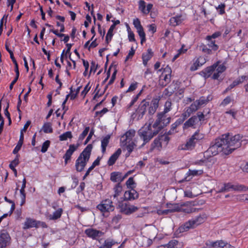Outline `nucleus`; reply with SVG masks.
Masks as SVG:
<instances>
[{
    "instance_id": "1",
    "label": "nucleus",
    "mask_w": 248,
    "mask_h": 248,
    "mask_svg": "<svg viewBox=\"0 0 248 248\" xmlns=\"http://www.w3.org/2000/svg\"><path fill=\"white\" fill-rule=\"evenodd\" d=\"M241 138L240 135L232 136L229 134H224L215 140L214 143L207 150L206 153L213 156L221 152L224 155H229L241 146Z\"/></svg>"
},
{
    "instance_id": "2",
    "label": "nucleus",
    "mask_w": 248,
    "mask_h": 248,
    "mask_svg": "<svg viewBox=\"0 0 248 248\" xmlns=\"http://www.w3.org/2000/svg\"><path fill=\"white\" fill-rule=\"evenodd\" d=\"M152 122L151 120H149L148 124H146L139 130L138 135L143 140V143L139 145L138 148H140L143 147L159 132L158 130L153 128Z\"/></svg>"
},
{
    "instance_id": "3",
    "label": "nucleus",
    "mask_w": 248,
    "mask_h": 248,
    "mask_svg": "<svg viewBox=\"0 0 248 248\" xmlns=\"http://www.w3.org/2000/svg\"><path fill=\"white\" fill-rule=\"evenodd\" d=\"M207 218V216L206 214L202 213L200 214L195 218L188 220L185 224L180 226L178 229V231L179 232L181 233L186 232L189 229H194L204 222Z\"/></svg>"
},
{
    "instance_id": "4",
    "label": "nucleus",
    "mask_w": 248,
    "mask_h": 248,
    "mask_svg": "<svg viewBox=\"0 0 248 248\" xmlns=\"http://www.w3.org/2000/svg\"><path fill=\"white\" fill-rule=\"evenodd\" d=\"M92 148V145L88 144L78 157L75 164L77 171H81L83 170L89 160Z\"/></svg>"
},
{
    "instance_id": "5",
    "label": "nucleus",
    "mask_w": 248,
    "mask_h": 248,
    "mask_svg": "<svg viewBox=\"0 0 248 248\" xmlns=\"http://www.w3.org/2000/svg\"><path fill=\"white\" fill-rule=\"evenodd\" d=\"M204 138V135L197 131L187 140L186 142L179 146L178 149L181 150H192L196 144Z\"/></svg>"
},
{
    "instance_id": "6",
    "label": "nucleus",
    "mask_w": 248,
    "mask_h": 248,
    "mask_svg": "<svg viewBox=\"0 0 248 248\" xmlns=\"http://www.w3.org/2000/svg\"><path fill=\"white\" fill-rule=\"evenodd\" d=\"M157 118L152 124L153 128H155L159 132L164 127L167 126L170 121V117H168L164 113L159 112L157 114Z\"/></svg>"
},
{
    "instance_id": "7",
    "label": "nucleus",
    "mask_w": 248,
    "mask_h": 248,
    "mask_svg": "<svg viewBox=\"0 0 248 248\" xmlns=\"http://www.w3.org/2000/svg\"><path fill=\"white\" fill-rule=\"evenodd\" d=\"M207 102L204 97H201L199 100L194 102L190 107L186 108V111L183 113L184 119L189 117L191 114L197 110L201 107Z\"/></svg>"
},
{
    "instance_id": "8",
    "label": "nucleus",
    "mask_w": 248,
    "mask_h": 248,
    "mask_svg": "<svg viewBox=\"0 0 248 248\" xmlns=\"http://www.w3.org/2000/svg\"><path fill=\"white\" fill-rule=\"evenodd\" d=\"M248 187L242 185H233L229 183L225 184L223 187L218 190L219 192H229L231 191H246Z\"/></svg>"
},
{
    "instance_id": "9",
    "label": "nucleus",
    "mask_w": 248,
    "mask_h": 248,
    "mask_svg": "<svg viewBox=\"0 0 248 248\" xmlns=\"http://www.w3.org/2000/svg\"><path fill=\"white\" fill-rule=\"evenodd\" d=\"M171 70L169 66H167L163 70L161 75L160 77L159 84L162 87L166 86L170 81Z\"/></svg>"
},
{
    "instance_id": "10",
    "label": "nucleus",
    "mask_w": 248,
    "mask_h": 248,
    "mask_svg": "<svg viewBox=\"0 0 248 248\" xmlns=\"http://www.w3.org/2000/svg\"><path fill=\"white\" fill-rule=\"evenodd\" d=\"M39 227L46 228L47 225L44 222L37 221L31 218H27L24 223L23 229L26 230L31 228H38Z\"/></svg>"
},
{
    "instance_id": "11",
    "label": "nucleus",
    "mask_w": 248,
    "mask_h": 248,
    "mask_svg": "<svg viewBox=\"0 0 248 248\" xmlns=\"http://www.w3.org/2000/svg\"><path fill=\"white\" fill-rule=\"evenodd\" d=\"M97 208L100 212L104 214L105 213L112 211L114 209V207L112 204V202L109 199H106L102 201L100 204L97 206Z\"/></svg>"
},
{
    "instance_id": "12",
    "label": "nucleus",
    "mask_w": 248,
    "mask_h": 248,
    "mask_svg": "<svg viewBox=\"0 0 248 248\" xmlns=\"http://www.w3.org/2000/svg\"><path fill=\"white\" fill-rule=\"evenodd\" d=\"M118 206L121 212L126 215L131 214L138 210V208L134 205L118 201Z\"/></svg>"
},
{
    "instance_id": "13",
    "label": "nucleus",
    "mask_w": 248,
    "mask_h": 248,
    "mask_svg": "<svg viewBox=\"0 0 248 248\" xmlns=\"http://www.w3.org/2000/svg\"><path fill=\"white\" fill-rule=\"evenodd\" d=\"M133 25L136 29L137 32L140 38V43L141 45L146 41L145 33L144 31L143 28L142 27L140 20L139 18H136L133 19Z\"/></svg>"
},
{
    "instance_id": "14",
    "label": "nucleus",
    "mask_w": 248,
    "mask_h": 248,
    "mask_svg": "<svg viewBox=\"0 0 248 248\" xmlns=\"http://www.w3.org/2000/svg\"><path fill=\"white\" fill-rule=\"evenodd\" d=\"M149 106V102L143 100L136 110V115L138 116V118L141 119L143 116L145 114L147 108Z\"/></svg>"
},
{
    "instance_id": "15",
    "label": "nucleus",
    "mask_w": 248,
    "mask_h": 248,
    "mask_svg": "<svg viewBox=\"0 0 248 248\" xmlns=\"http://www.w3.org/2000/svg\"><path fill=\"white\" fill-rule=\"evenodd\" d=\"M153 6V4L151 3L146 5V2L143 0H140L139 1V9L144 15L148 14Z\"/></svg>"
},
{
    "instance_id": "16",
    "label": "nucleus",
    "mask_w": 248,
    "mask_h": 248,
    "mask_svg": "<svg viewBox=\"0 0 248 248\" xmlns=\"http://www.w3.org/2000/svg\"><path fill=\"white\" fill-rule=\"evenodd\" d=\"M123 146H125L127 153L126 154V156H128L131 153L134 151V150L138 146V141L135 139L134 140L128 141L122 143Z\"/></svg>"
},
{
    "instance_id": "17",
    "label": "nucleus",
    "mask_w": 248,
    "mask_h": 248,
    "mask_svg": "<svg viewBox=\"0 0 248 248\" xmlns=\"http://www.w3.org/2000/svg\"><path fill=\"white\" fill-rule=\"evenodd\" d=\"M11 238L9 234L5 232L0 234V248H5L10 244Z\"/></svg>"
},
{
    "instance_id": "18",
    "label": "nucleus",
    "mask_w": 248,
    "mask_h": 248,
    "mask_svg": "<svg viewBox=\"0 0 248 248\" xmlns=\"http://www.w3.org/2000/svg\"><path fill=\"white\" fill-rule=\"evenodd\" d=\"M186 19V16L183 14L176 15L170 19V23L171 26H176L182 24Z\"/></svg>"
},
{
    "instance_id": "19",
    "label": "nucleus",
    "mask_w": 248,
    "mask_h": 248,
    "mask_svg": "<svg viewBox=\"0 0 248 248\" xmlns=\"http://www.w3.org/2000/svg\"><path fill=\"white\" fill-rule=\"evenodd\" d=\"M214 65H215L214 69V73L213 74V78L214 79H218L220 74L224 72L226 69L225 65L223 63H219L217 62Z\"/></svg>"
},
{
    "instance_id": "20",
    "label": "nucleus",
    "mask_w": 248,
    "mask_h": 248,
    "mask_svg": "<svg viewBox=\"0 0 248 248\" xmlns=\"http://www.w3.org/2000/svg\"><path fill=\"white\" fill-rule=\"evenodd\" d=\"M159 101V98L156 97L153 98L151 102H149V106L147 107L149 114L153 115L155 112L158 107Z\"/></svg>"
},
{
    "instance_id": "21",
    "label": "nucleus",
    "mask_w": 248,
    "mask_h": 248,
    "mask_svg": "<svg viewBox=\"0 0 248 248\" xmlns=\"http://www.w3.org/2000/svg\"><path fill=\"white\" fill-rule=\"evenodd\" d=\"M85 234L89 237L94 239L99 238L102 235V232L93 228H89L85 230Z\"/></svg>"
},
{
    "instance_id": "22",
    "label": "nucleus",
    "mask_w": 248,
    "mask_h": 248,
    "mask_svg": "<svg viewBox=\"0 0 248 248\" xmlns=\"http://www.w3.org/2000/svg\"><path fill=\"white\" fill-rule=\"evenodd\" d=\"M78 145L71 144L69 146V149L66 151L63 158L64 159L65 164H67L68 161L70 159L72 155L78 149Z\"/></svg>"
},
{
    "instance_id": "23",
    "label": "nucleus",
    "mask_w": 248,
    "mask_h": 248,
    "mask_svg": "<svg viewBox=\"0 0 248 248\" xmlns=\"http://www.w3.org/2000/svg\"><path fill=\"white\" fill-rule=\"evenodd\" d=\"M136 132L133 129H130L124 134L121 138V143L127 142L128 141H132L133 138L135 135Z\"/></svg>"
},
{
    "instance_id": "24",
    "label": "nucleus",
    "mask_w": 248,
    "mask_h": 248,
    "mask_svg": "<svg viewBox=\"0 0 248 248\" xmlns=\"http://www.w3.org/2000/svg\"><path fill=\"white\" fill-rule=\"evenodd\" d=\"M193 204L190 202L181 203V212L186 213H191L196 211V208L193 207Z\"/></svg>"
},
{
    "instance_id": "25",
    "label": "nucleus",
    "mask_w": 248,
    "mask_h": 248,
    "mask_svg": "<svg viewBox=\"0 0 248 248\" xmlns=\"http://www.w3.org/2000/svg\"><path fill=\"white\" fill-rule=\"evenodd\" d=\"M154 55V52L151 48H148L146 52L142 54V60L143 64L146 66L147 65L148 61L152 58Z\"/></svg>"
},
{
    "instance_id": "26",
    "label": "nucleus",
    "mask_w": 248,
    "mask_h": 248,
    "mask_svg": "<svg viewBox=\"0 0 248 248\" xmlns=\"http://www.w3.org/2000/svg\"><path fill=\"white\" fill-rule=\"evenodd\" d=\"M138 197V194L134 189H131L126 191L124 194V199L125 200H134Z\"/></svg>"
},
{
    "instance_id": "27",
    "label": "nucleus",
    "mask_w": 248,
    "mask_h": 248,
    "mask_svg": "<svg viewBox=\"0 0 248 248\" xmlns=\"http://www.w3.org/2000/svg\"><path fill=\"white\" fill-rule=\"evenodd\" d=\"M63 210L62 208H59L52 214H48L46 217L47 219L50 220H56L60 218L62 214Z\"/></svg>"
},
{
    "instance_id": "28",
    "label": "nucleus",
    "mask_w": 248,
    "mask_h": 248,
    "mask_svg": "<svg viewBox=\"0 0 248 248\" xmlns=\"http://www.w3.org/2000/svg\"><path fill=\"white\" fill-rule=\"evenodd\" d=\"M198 123V118L196 116H192L186 121L184 124V129H186L190 127H194Z\"/></svg>"
},
{
    "instance_id": "29",
    "label": "nucleus",
    "mask_w": 248,
    "mask_h": 248,
    "mask_svg": "<svg viewBox=\"0 0 248 248\" xmlns=\"http://www.w3.org/2000/svg\"><path fill=\"white\" fill-rule=\"evenodd\" d=\"M113 190L114 193L112 197L113 198V201L115 202L118 201L119 197L121 196L123 188L122 186L119 184H117L114 187Z\"/></svg>"
},
{
    "instance_id": "30",
    "label": "nucleus",
    "mask_w": 248,
    "mask_h": 248,
    "mask_svg": "<svg viewBox=\"0 0 248 248\" xmlns=\"http://www.w3.org/2000/svg\"><path fill=\"white\" fill-rule=\"evenodd\" d=\"M26 180L24 178L22 181V185L21 189H20L21 203L20 206H22L25 203L26 194L25 192V188L26 187Z\"/></svg>"
},
{
    "instance_id": "31",
    "label": "nucleus",
    "mask_w": 248,
    "mask_h": 248,
    "mask_svg": "<svg viewBox=\"0 0 248 248\" xmlns=\"http://www.w3.org/2000/svg\"><path fill=\"white\" fill-rule=\"evenodd\" d=\"M169 248H182L184 244L183 242L176 239H172L168 243Z\"/></svg>"
},
{
    "instance_id": "32",
    "label": "nucleus",
    "mask_w": 248,
    "mask_h": 248,
    "mask_svg": "<svg viewBox=\"0 0 248 248\" xmlns=\"http://www.w3.org/2000/svg\"><path fill=\"white\" fill-rule=\"evenodd\" d=\"M122 152L121 149H118L109 158L108 161V164L109 166L113 165Z\"/></svg>"
},
{
    "instance_id": "33",
    "label": "nucleus",
    "mask_w": 248,
    "mask_h": 248,
    "mask_svg": "<svg viewBox=\"0 0 248 248\" xmlns=\"http://www.w3.org/2000/svg\"><path fill=\"white\" fill-rule=\"evenodd\" d=\"M212 247L214 248H234L231 245L223 241H218L214 242L212 245Z\"/></svg>"
},
{
    "instance_id": "34",
    "label": "nucleus",
    "mask_w": 248,
    "mask_h": 248,
    "mask_svg": "<svg viewBox=\"0 0 248 248\" xmlns=\"http://www.w3.org/2000/svg\"><path fill=\"white\" fill-rule=\"evenodd\" d=\"M248 77L246 76H243L239 78H238L237 79H236L235 81H234L227 89L226 91L231 90L232 89L233 87H234L235 86L242 83L244 82V80H247Z\"/></svg>"
},
{
    "instance_id": "35",
    "label": "nucleus",
    "mask_w": 248,
    "mask_h": 248,
    "mask_svg": "<svg viewBox=\"0 0 248 248\" xmlns=\"http://www.w3.org/2000/svg\"><path fill=\"white\" fill-rule=\"evenodd\" d=\"M167 207L171 212H181V203L167 204Z\"/></svg>"
},
{
    "instance_id": "36",
    "label": "nucleus",
    "mask_w": 248,
    "mask_h": 248,
    "mask_svg": "<svg viewBox=\"0 0 248 248\" xmlns=\"http://www.w3.org/2000/svg\"><path fill=\"white\" fill-rule=\"evenodd\" d=\"M110 139V136L107 135L105 136L101 140V149L102 152L104 153L106 152V147L108 146Z\"/></svg>"
},
{
    "instance_id": "37",
    "label": "nucleus",
    "mask_w": 248,
    "mask_h": 248,
    "mask_svg": "<svg viewBox=\"0 0 248 248\" xmlns=\"http://www.w3.org/2000/svg\"><path fill=\"white\" fill-rule=\"evenodd\" d=\"M215 67V65H213L210 67H207L205 68L203 71L202 73L204 75V77L205 78H209L212 74V73L214 72V69Z\"/></svg>"
},
{
    "instance_id": "38",
    "label": "nucleus",
    "mask_w": 248,
    "mask_h": 248,
    "mask_svg": "<svg viewBox=\"0 0 248 248\" xmlns=\"http://www.w3.org/2000/svg\"><path fill=\"white\" fill-rule=\"evenodd\" d=\"M121 173L119 172H114L111 173L110 180L114 182L122 181L121 176Z\"/></svg>"
},
{
    "instance_id": "39",
    "label": "nucleus",
    "mask_w": 248,
    "mask_h": 248,
    "mask_svg": "<svg viewBox=\"0 0 248 248\" xmlns=\"http://www.w3.org/2000/svg\"><path fill=\"white\" fill-rule=\"evenodd\" d=\"M203 172V170H189L186 173V175L188 176H198L202 174Z\"/></svg>"
},
{
    "instance_id": "40",
    "label": "nucleus",
    "mask_w": 248,
    "mask_h": 248,
    "mask_svg": "<svg viewBox=\"0 0 248 248\" xmlns=\"http://www.w3.org/2000/svg\"><path fill=\"white\" fill-rule=\"evenodd\" d=\"M115 28V25H112L109 28L106 37V40L107 43H108L109 42H110L111 40L112 37L113 36V31Z\"/></svg>"
},
{
    "instance_id": "41",
    "label": "nucleus",
    "mask_w": 248,
    "mask_h": 248,
    "mask_svg": "<svg viewBox=\"0 0 248 248\" xmlns=\"http://www.w3.org/2000/svg\"><path fill=\"white\" fill-rule=\"evenodd\" d=\"M72 137L71 132L67 131L61 135L59 136V140L61 141H64L67 140L68 139H71Z\"/></svg>"
},
{
    "instance_id": "42",
    "label": "nucleus",
    "mask_w": 248,
    "mask_h": 248,
    "mask_svg": "<svg viewBox=\"0 0 248 248\" xmlns=\"http://www.w3.org/2000/svg\"><path fill=\"white\" fill-rule=\"evenodd\" d=\"M42 130L45 133H50L52 132L53 129L52 128L51 124L50 123H45L43 127Z\"/></svg>"
},
{
    "instance_id": "43",
    "label": "nucleus",
    "mask_w": 248,
    "mask_h": 248,
    "mask_svg": "<svg viewBox=\"0 0 248 248\" xmlns=\"http://www.w3.org/2000/svg\"><path fill=\"white\" fill-rule=\"evenodd\" d=\"M77 95H78L77 93H76L75 92H73L71 91L70 93H69L66 95L65 99L63 102L62 104V106H63V107H64V105H65L66 101H67V99L68 98H70L71 100H74V99H75L77 97Z\"/></svg>"
},
{
    "instance_id": "44",
    "label": "nucleus",
    "mask_w": 248,
    "mask_h": 248,
    "mask_svg": "<svg viewBox=\"0 0 248 248\" xmlns=\"http://www.w3.org/2000/svg\"><path fill=\"white\" fill-rule=\"evenodd\" d=\"M90 130L89 126L86 127L82 133L79 135L78 139V142H81L88 134Z\"/></svg>"
},
{
    "instance_id": "45",
    "label": "nucleus",
    "mask_w": 248,
    "mask_h": 248,
    "mask_svg": "<svg viewBox=\"0 0 248 248\" xmlns=\"http://www.w3.org/2000/svg\"><path fill=\"white\" fill-rule=\"evenodd\" d=\"M6 4L8 7V10L10 12H12L13 10L14 5L16 3V0H5Z\"/></svg>"
},
{
    "instance_id": "46",
    "label": "nucleus",
    "mask_w": 248,
    "mask_h": 248,
    "mask_svg": "<svg viewBox=\"0 0 248 248\" xmlns=\"http://www.w3.org/2000/svg\"><path fill=\"white\" fill-rule=\"evenodd\" d=\"M201 66H202L200 63L198 62V60L196 59L193 60V63L190 66V69L192 71H196Z\"/></svg>"
},
{
    "instance_id": "47",
    "label": "nucleus",
    "mask_w": 248,
    "mask_h": 248,
    "mask_svg": "<svg viewBox=\"0 0 248 248\" xmlns=\"http://www.w3.org/2000/svg\"><path fill=\"white\" fill-rule=\"evenodd\" d=\"M171 103L169 101H166L164 105V111H162V112L164 113V114H166L167 113H168L171 110Z\"/></svg>"
},
{
    "instance_id": "48",
    "label": "nucleus",
    "mask_w": 248,
    "mask_h": 248,
    "mask_svg": "<svg viewBox=\"0 0 248 248\" xmlns=\"http://www.w3.org/2000/svg\"><path fill=\"white\" fill-rule=\"evenodd\" d=\"M135 184L133 177H130L126 182V185L128 188L133 189L135 187Z\"/></svg>"
},
{
    "instance_id": "49",
    "label": "nucleus",
    "mask_w": 248,
    "mask_h": 248,
    "mask_svg": "<svg viewBox=\"0 0 248 248\" xmlns=\"http://www.w3.org/2000/svg\"><path fill=\"white\" fill-rule=\"evenodd\" d=\"M66 46L67 47V49L66 50V53L69 54V58L73 62V63H74V68H76V62H75V61H73L71 58V53L70 52V49H71V48L72 47V45L71 44H66Z\"/></svg>"
},
{
    "instance_id": "50",
    "label": "nucleus",
    "mask_w": 248,
    "mask_h": 248,
    "mask_svg": "<svg viewBox=\"0 0 248 248\" xmlns=\"http://www.w3.org/2000/svg\"><path fill=\"white\" fill-rule=\"evenodd\" d=\"M226 5L224 3H221L217 6L216 7V8L217 12L220 14L222 15L225 13V7Z\"/></svg>"
},
{
    "instance_id": "51",
    "label": "nucleus",
    "mask_w": 248,
    "mask_h": 248,
    "mask_svg": "<svg viewBox=\"0 0 248 248\" xmlns=\"http://www.w3.org/2000/svg\"><path fill=\"white\" fill-rule=\"evenodd\" d=\"M207 41L208 42V46L210 47H211L213 50L216 51L218 49V46H217V45L215 44V42L214 40H213V39H211V40Z\"/></svg>"
},
{
    "instance_id": "52",
    "label": "nucleus",
    "mask_w": 248,
    "mask_h": 248,
    "mask_svg": "<svg viewBox=\"0 0 248 248\" xmlns=\"http://www.w3.org/2000/svg\"><path fill=\"white\" fill-rule=\"evenodd\" d=\"M152 146L153 148H157L158 150H160L162 146L160 140L157 139H155L152 144Z\"/></svg>"
},
{
    "instance_id": "53",
    "label": "nucleus",
    "mask_w": 248,
    "mask_h": 248,
    "mask_svg": "<svg viewBox=\"0 0 248 248\" xmlns=\"http://www.w3.org/2000/svg\"><path fill=\"white\" fill-rule=\"evenodd\" d=\"M236 113H237V111L232 109H230L229 110L225 112V115L226 116H229L233 119H235Z\"/></svg>"
},
{
    "instance_id": "54",
    "label": "nucleus",
    "mask_w": 248,
    "mask_h": 248,
    "mask_svg": "<svg viewBox=\"0 0 248 248\" xmlns=\"http://www.w3.org/2000/svg\"><path fill=\"white\" fill-rule=\"evenodd\" d=\"M49 145L50 141L46 140L45 142H44L42 146L41 152L43 153L46 152Z\"/></svg>"
},
{
    "instance_id": "55",
    "label": "nucleus",
    "mask_w": 248,
    "mask_h": 248,
    "mask_svg": "<svg viewBox=\"0 0 248 248\" xmlns=\"http://www.w3.org/2000/svg\"><path fill=\"white\" fill-rule=\"evenodd\" d=\"M91 88V85H90V83H88L84 88V90L82 91L81 93V95L83 96V97H85L88 92L90 91Z\"/></svg>"
},
{
    "instance_id": "56",
    "label": "nucleus",
    "mask_w": 248,
    "mask_h": 248,
    "mask_svg": "<svg viewBox=\"0 0 248 248\" xmlns=\"http://www.w3.org/2000/svg\"><path fill=\"white\" fill-rule=\"evenodd\" d=\"M221 34V33L220 31H217L214 33L212 35H208L206 36L207 40H211V39L216 38L219 36H220Z\"/></svg>"
},
{
    "instance_id": "57",
    "label": "nucleus",
    "mask_w": 248,
    "mask_h": 248,
    "mask_svg": "<svg viewBox=\"0 0 248 248\" xmlns=\"http://www.w3.org/2000/svg\"><path fill=\"white\" fill-rule=\"evenodd\" d=\"M19 164V159L17 156L13 161L10 164L9 166L11 170H14L18 164Z\"/></svg>"
},
{
    "instance_id": "58",
    "label": "nucleus",
    "mask_w": 248,
    "mask_h": 248,
    "mask_svg": "<svg viewBox=\"0 0 248 248\" xmlns=\"http://www.w3.org/2000/svg\"><path fill=\"white\" fill-rule=\"evenodd\" d=\"M122 217L119 215L115 216L112 219L111 223L116 225L118 223L120 220L121 219Z\"/></svg>"
},
{
    "instance_id": "59",
    "label": "nucleus",
    "mask_w": 248,
    "mask_h": 248,
    "mask_svg": "<svg viewBox=\"0 0 248 248\" xmlns=\"http://www.w3.org/2000/svg\"><path fill=\"white\" fill-rule=\"evenodd\" d=\"M135 53V50L134 49L133 47H132L129 50L128 54L127 56H126L125 61H127L130 59H132L133 56H134V54Z\"/></svg>"
},
{
    "instance_id": "60",
    "label": "nucleus",
    "mask_w": 248,
    "mask_h": 248,
    "mask_svg": "<svg viewBox=\"0 0 248 248\" xmlns=\"http://www.w3.org/2000/svg\"><path fill=\"white\" fill-rule=\"evenodd\" d=\"M137 82H133L131 83L126 91V93L131 92L135 90L137 88Z\"/></svg>"
},
{
    "instance_id": "61",
    "label": "nucleus",
    "mask_w": 248,
    "mask_h": 248,
    "mask_svg": "<svg viewBox=\"0 0 248 248\" xmlns=\"http://www.w3.org/2000/svg\"><path fill=\"white\" fill-rule=\"evenodd\" d=\"M23 142L18 141L16 146L13 150V154H16L21 149Z\"/></svg>"
},
{
    "instance_id": "62",
    "label": "nucleus",
    "mask_w": 248,
    "mask_h": 248,
    "mask_svg": "<svg viewBox=\"0 0 248 248\" xmlns=\"http://www.w3.org/2000/svg\"><path fill=\"white\" fill-rule=\"evenodd\" d=\"M237 199L240 201H245L248 203V195L243 194L238 195L237 197Z\"/></svg>"
},
{
    "instance_id": "63",
    "label": "nucleus",
    "mask_w": 248,
    "mask_h": 248,
    "mask_svg": "<svg viewBox=\"0 0 248 248\" xmlns=\"http://www.w3.org/2000/svg\"><path fill=\"white\" fill-rule=\"evenodd\" d=\"M186 50H183V49L182 48H181V49H179V50H178V53H177L176 55H175L174 56L173 58H172V62H174V61H175V60L177 58H178V57H179V55H180L181 53H184L185 52H186Z\"/></svg>"
},
{
    "instance_id": "64",
    "label": "nucleus",
    "mask_w": 248,
    "mask_h": 248,
    "mask_svg": "<svg viewBox=\"0 0 248 248\" xmlns=\"http://www.w3.org/2000/svg\"><path fill=\"white\" fill-rule=\"evenodd\" d=\"M198 62L200 63L201 66L204 64L206 62V58L203 56H200L197 58Z\"/></svg>"
}]
</instances>
